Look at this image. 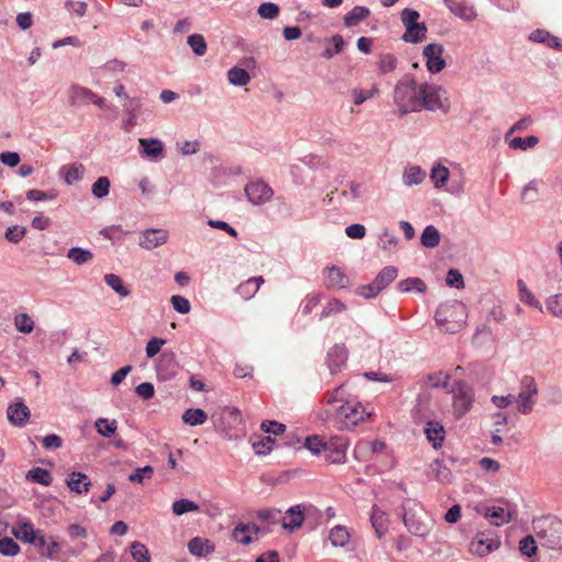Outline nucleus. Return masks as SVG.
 <instances>
[{
    "label": "nucleus",
    "mask_w": 562,
    "mask_h": 562,
    "mask_svg": "<svg viewBox=\"0 0 562 562\" xmlns=\"http://www.w3.org/2000/svg\"><path fill=\"white\" fill-rule=\"evenodd\" d=\"M153 475V467L146 465L144 468H137L133 473L128 475V480L133 483L143 484L145 481L150 480Z\"/></svg>",
    "instance_id": "nucleus-55"
},
{
    "label": "nucleus",
    "mask_w": 562,
    "mask_h": 562,
    "mask_svg": "<svg viewBox=\"0 0 562 562\" xmlns=\"http://www.w3.org/2000/svg\"><path fill=\"white\" fill-rule=\"evenodd\" d=\"M443 50V46L438 43H430L424 47L423 55L429 72L438 74L446 67V60L442 57Z\"/></svg>",
    "instance_id": "nucleus-12"
},
{
    "label": "nucleus",
    "mask_w": 562,
    "mask_h": 562,
    "mask_svg": "<svg viewBox=\"0 0 562 562\" xmlns=\"http://www.w3.org/2000/svg\"><path fill=\"white\" fill-rule=\"evenodd\" d=\"M7 414L12 424L22 426L30 417V409L24 403L15 402L8 407Z\"/></svg>",
    "instance_id": "nucleus-27"
},
{
    "label": "nucleus",
    "mask_w": 562,
    "mask_h": 562,
    "mask_svg": "<svg viewBox=\"0 0 562 562\" xmlns=\"http://www.w3.org/2000/svg\"><path fill=\"white\" fill-rule=\"evenodd\" d=\"M518 290H519V297L520 301L524 303L542 311V304L540 301L528 290L527 285L522 280L518 281Z\"/></svg>",
    "instance_id": "nucleus-46"
},
{
    "label": "nucleus",
    "mask_w": 562,
    "mask_h": 562,
    "mask_svg": "<svg viewBox=\"0 0 562 562\" xmlns=\"http://www.w3.org/2000/svg\"><path fill=\"white\" fill-rule=\"evenodd\" d=\"M66 484L71 492L82 494L89 492L91 481L85 473L74 471L66 479Z\"/></svg>",
    "instance_id": "nucleus-25"
},
{
    "label": "nucleus",
    "mask_w": 562,
    "mask_h": 562,
    "mask_svg": "<svg viewBox=\"0 0 562 562\" xmlns=\"http://www.w3.org/2000/svg\"><path fill=\"white\" fill-rule=\"evenodd\" d=\"M539 143V138L537 136H527L525 138L514 137L508 142V145L512 149H521L526 150L535 147Z\"/></svg>",
    "instance_id": "nucleus-48"
},
{
    "label": "nucleus",
    "mask_w": 562,
    "mask_h": 562,
    "mask_svg": "<svg viewBox=\"0 0 562 562\" xmlns=\"http://www.w3.org/2000/svg\"><path fill=\"white\" fill-rule=\"evenodd\" d=\"M330 42L333 44L331 48H326L323 52V56L327 59L331 58L334 55H337L342 52L345 46V41L341 35L336 34L330 37Z\"/></svg>",
    "instance_id": "nucleus-60"
},
{
    "label": "nucleus",
    "mask_w": 562,
    "mask_h": 562,
    "mask_svg": "<svg viewBox=\"0 0 562 562\" xmlns=\"http://www.w3.org/2000/svg\"><path fill=\"white\" fill-rule=\"evenodd\" d=\"M327 440L323 437L314 435L305 438L304 447L313 454L324 453Z\"/></svg>",
    "instance_id": "nucleus-47"
},
{
    "label": "nucleus",
    "mask_w": 562,
    "mask_h": 562,
    "mask_svg": "<svg viewBox=\"0 0 562 562\" xmlns=\"http://www.w3.org/2000/svg\"><path fill=\"white\" fill-rule=\"evenodd\" d=\"M370 10L363 5H356L351 11L345 14L344 24L346 27L357 26L361 21L370 15Z\"/></svg>",
    "instance_id": "nucleus-33"
},
{
    "label": "nucleus",
    "mask_w": 562,
    "mask_h": 562,
    "mask_svg": "<svg viewBox=\"0 0 562 562\" xmlns=\"http://www.w3.org/2000/svg\"><path fill=\"white\" fill-rule=\"evenodd\" d=\"M227 78L233 86H246L250 81V75L240 67H233L227 72Z\"/></svg>",
    "instance_id": "nucleus-43"
},
{
    "label": "nucleus",
    "mask_w": 562,
    "mask_h": 562,
    "mask_svg": "<svg viewBox=\"0 0 562 562\" xmlns=\"http://www.w3.org/2000/svg\"><path fill=\"white\" fill-rule=\"evenodd\" d=\"M501 541L497 537H491L484 532H480L470 543V551L473 554L485 557L497 550Z\"/></svg>",
    "instance_id": "nucleus-13"
},
{
    "label": "nucleus",
    "mask_w": 562,
    "mask_h": 562,
    "mask_svg": "<svg viewBox=\"0 0 562 562\" xmlns=\"http://www.w3.org/2000/svg\"><path fill=\"white\" fill-rule=\"evenodd\" d=\"M85 172L86 168L81 162L64 165L59 170L60 177H63L64 181L68 186L80 181L83 178Z\"/></svg>",
    "instance_id": "nucleus-24"
},
{
    "label": "nucleus",
    "mask_w": 562,
    "mask_h": 562,
    "mask_svg": "<svg viewBox=\"0 0 562 562\" xmlns=\"http://www.w3.org/2000/svg\"><path fill=\"white\" fill-rule=\"evenodd\" d=\"M94 427L103 437H111L117 428L116 420H109L106 418H98L94 423Z\"/></svg>",
    "instance_id": "nucleus-50"
},
{
    "label": "nucleus",
    "mask_w": 562,
    "mask_h": 562,
    "mask_svg": "<svg viewBox=\"0 0 562 562\" xmlns=\"http://www.w3.org/2000/svg\"><path fill=\"white\" fill-rule=\"evenodd\" d=\"M325 282L328 288L345 289L349 284V279L337 266L328 267L324 270Z\"/></svg>",
    "instance_id": "nucleus-23"
},
{
    "label": "nucleus",
    "mask_w": 562,
    "mask_h": 562,
    "mask_svg": "<svg viewBox=\"0 0 562 562\" xmlns=\"http://www.w3.org/2000/svg\"><path fill=\"white\" fill-rule=\"evenodd\" d=\"M327 418H333L340 428L350 429L371 416L359 402L347 401L338 407L325 408Z\"/></svg>",
    "instance_id": "nucleus-3"
},
{
    "label": "nucleus",
    "mask_w": 562,
    "mask_h": 562,
    "mask_svg": "<svg viewBox=\"0 0 562 562\" xmlns=\"http://www.w3.org/2000/svg\"><path fill=\"white\" fill-rule=\"evenodd\" d=\"M244 190L248 201L254 205H262L273 196L272 188L261 179L249 181Z\"/></svg>",
    "instance_id": "nucleus-10"
},
{
    "label": "nucleus",
    "mask_w": 562,
    "mask_h": 562,
    "mask_svg": "<svg viewBox=\"0 0 562 562\" xmlns=\"http://www.w3.org/2000/svg\"><path fill=\"white\" fill-rule=\"evenodd\" d=\"M207 414L201 408H188L182 414V420L190 426H199L206 422Z\"/></svg>",
    "instance_id": "nucleus-36"
},
{
    "label": "nucleus",
    "mask_w": 562,
    "mask_h": 562,
    "mask_svg": "<svg viewBox=\"0 0 562 562\" xmlns=\"http://www.w3.org/2000/svg\"><path fill=\"white\" fill-rule=\"evenodd\" d=\"M25 479L30 482L41 484L43 486H49L53 482L50 472L43 468H32L26 474Z\"/></svg>",
    "instance_id": "nucleus-35"
},
{
    "label": "nucleus",
    "mask_w": 562,
    "mask_h": 562,
    "mask_svg": "<svg viewBox=\"0 0 562 562\" xmlns=\"http://www.w3.org/2000/svg\"><path fill=\"white\" fill-rule=\"evenodd\" d=\"M427 29L424 23L406 27L403 40L407 43H419L426 37Z\"/></svg>",
    "instance_id": "nucleus-39"
},
{
    "label": "nucleus",
    "mask_w": 562,
    "mask_h": 562,
    "mask_svg": "<svg viewBox=\"0 0 562 562\" xmlns=\"http://www.w3.org/2000/svg\"><path fill=\"white\" fill-rule=\"evenodd\" d=\"M396 277L397 269L393 266H387L378 273L370 284L358 288L357 293L366 299L375 297L383 289L391 284Z\"/></svg>",
    "instance_id": "nucleus-8"
},
{
    "label": "nucleus",
    "mask_w": 562,
    "mask_h": 562,
    "mask_svg": "<svg viewBox=\"0 0 562 562\" xmlns=\"http://www.w3.org/2000/svg\"><path fill=\"white\" fill-rule=\"evenodd\" d=\"M425 179V172L418 166H409L404 170L403 183L407 187L419 184Z\"/></svg>",
    "instance_id": "nucleus-37"
},
{
    "label": "nucleus",
    "mask_w": 562,
    "mask_h": 562,
    "mask_svg": "<svg viewBox=\"0 0 562 562\" xmlns=\"http://www.w3.org/2000/svg\"><path fill=\"white\" fill-rule=\"evenodd\" d=\"M280 8L276 3L272 2H265L261 3L258 8V14L262 19L272 20L276 19L279 15Z\"/></svg>",
    "instance_id": "nucleus-63"
},
{
    "label": "nucleus",
    "mask_w": 562,
    "mask_h": 562,
    "mask_svg": "<svg viewBox=\"0 0 562 562\" xmlns=\"http://www.w3.org/2000/svg\"><path fill=\"white\" fill-rule=\"evenodd\" d=\"M547 310L557 317H562V294L550 296L547 302Z\"/></svg>",
    "instance_id": "nucleus-64"
},
{
    "label": "nucleus",
    "mask_w": 562,
    "mask_h": 562,
    "mask_svg": "<svg viewBox=\"0 0 562 562\" xmlns=\"http://www.w3.org/2000/svg\"><path fill=\"white\" fill-rule=\"evenodd\" d=\"M424 434L434 449H439L442 447L446 438V429L441 423L437 420L427 422L424 428Z\"/></svg>",
    "instance_id": "nucleus-20"
},
{
    "label": "nucleus",
    "mask_w": 562,
    "mask_h": 562,
    "mask_svg": "<svg viewBox=\"0 0 562 562\" xmlns=\"http://www.w3.org/2000/svg\"><path fill=\"white\" fill-rule=\"evenodd\" d=\"M195 510H199V505L187 498L175 501L172 504V512L177 516Z\"/></svg>",
    "instance_id": "nucleus-53"
},
{
    "label": "nucleus",
    "mask_w": 562,
    "mask_h": 562,
    "mask_svg": "<svg viewBox=\"0 0 562 562\" xmlns=\"http://www.w3.org/2000/svg\"><path fill=\"white\" fill-rule=\"evenodd\" d=\"M378 93L376 88H372L371 90H363L361 88H355L351 90V98L356 105H360L367 100L371 99Z\"/></svg>",
    "instance_id": "nucleus-58"
},
{
    "label": "nucleus",
    "mask_w": 562,
    "mask_h": 562,
    "mask_svg": "<svg viewBox=\"0 0 562 562\" xmlns=\"http://www.w3.org/2000/svg\"><path fill=\"white\" fill-rule=\"evenodd\" d=\"M449 169L440 164L436 165L431 169L430 178L437 189H441L447 184L449 179Z\"/></svg>",
    "instance_id": "nucleus-44"
},
{
    "label": "nucleus",
    "mask_w": 562,
    "mask_h": 562,
    "mask_svg": "<svg viewBox=\"0 0 562 562\" xmlns=\"http://www.w3.org/2000/svg\"><path fill=\"white\" fill-rule=\"evenodd\" d=\"M130 549L135 562H150V555L145 544L134 541Z\"/></svg>",
    "instance_id": "nucleus-54"
},
{
    "label": "nucleus",
    "mask_w": 562,
    "mask_h": 562,
    "mask_svg": "<svg viewBox=\"0 0 562 562\" xmlns=\"http://www.w3.org/2000/svg\"><path fill=\"white\" fill-rule=\"evenodd\" d=\"M14 325L20 333L30 334L34 329V321L26 313L15 315Z\"/></svg>",
    "instance_id": "nucleus-52"
},
{
    "label": "nucleus",
    "mask_w": 562,
    "mask_h": 562,
    "mask_svg": "<svg viewBox=\"0 0 562 562\" xmlns=\"http://www.w3.org/2000/svg\"><path fill=\"white\" fill-rule=\"evenodd\" d=\"M446 7L458 18L471 22L476 19L477 13L474 5L460 0H443Z\"/></svg>",
    "instance_id": "nucleus-18"
},
{
    "label": "nucleus",
    "mask_w": 562,
    "mask_h": 562,
    "mask_svg": "<svg viewBox=\"0 0 562 562\" xmlns=\"http://www.w3.org/2000/svg\"><path fill=\"white\" fill-rule=\"evenodd\" d=\"M263 282L265 280L261 276L249 278L236 288V293L244 300H250L256 295Z\"/></svg>",
    "instance_id": "nucleus-26"
},
{
    "label": "nucleus",
    "mask_w": 562,
    "mask_h": 562,
    "mask_svg": "<svg viewBox=\"0 0 562 562\" xmlns=\"http://www.w3.org/2000/svg\"><path fill=\"white\" fill-rule=\"evenodd\" d=\"M529 38L533 42L542 43L550 48H554L557 50L562 52V41L558 36L552 35L546 30H535L533 32L530 33Z\"/></svg>",
    "instance_id": "nucleus-28"
},
{
    "label": "nucleus",
    "mask_w": 562,
    "mask_h": 562,
    "mask_svg": "<svg viewBox=\"0 0 562 562\" xmlns=\"http://www.w3.org/2000/svg\"><path fill=\"white\" fill-rule=\"evenodd\" d=\"M419 104L418 112L426 110L429 112L449 111V102L446 91L438 85L423 82L419 85Z\"/></svg>",
    "instance_id": "nucleus-5"
},
{
    "label": "nucleus",
    "mask_w": 562,
    "mask_h": 562,
    "mask_svg": "<svg viewBox=\"0 0 562 562\" xmlns=\"http://www.w3.org/2000/svg\"><path fill=\"white\" fill-rule=\"evenodd\" d=\"M397 58L393 54H383L379 60V70L381 74L385 75L392 72L396 69Z\"/></svg>",
    "instance_id": "nucleus-57"
},
{
    "label": "nucleus",
    "mask_w": 562,
    "mask_h": 562,
    "mask_svg": "<svg viewBox=\"0 0 562 562\" xmlns=\"http://www.w3.org/2000/svg\"><path fill=\"white\" fill-rule=\"evenodd\" d=\"M532 529L544 548L562 551V520L554 516H542L532 520Z\"/></svg>",
    "instance_id": "nucleus-2"
},
{
    "label": "nucleus",
    "mask_w": 562,
    "mask_h": 562,
    "mask_svg": "<svg viewBox=\"0 0 562 562\" xmlns=\"http://www.w3.org/2000/svg\"><path fill=\"white\" fill-rule=\"evenodd\" d=\"M453 393V414L456 418L463 417L472 407L474 402L473 389L465 382L458 381L452 390Z\"/></svg>",
    "instance_id": "nucleus-9"
},
{
    "label": "nucleus",
    "mask_w": 562,
    "mask_h": 562,
    "mask_svg": "<svg viewBox=\"0 0 562 562\" xmlns=\"http://www.w3.org/2000/svg\"><path fill=\"white\" fill-rule=\"evenodd\" d=\"M403 521L407 530L417 537H426L431 527L432 521L423 508L417 510L404 509Z\"/></svg>",
    "instance_id": "nucleus-6"
},
{
    "label": "nucleus",
    "mask_w": 562,
    "mask_h": 562,
    "mask_svg": "<svg viewBox=\"0 0 562 562\" xmlns=\"http://www.w3.org/2000/svg\"><path fill=\"white\" fill-rule=\"evenodd\" d=\"M370 521L375 530L378 538H382L387 531L389 519L386 514L376 505L372 506Z\"/></svg>",
    "instance_id": "nucleus-29"
},
{
    "label": "nucleus",
    "mask_w": 562,
    "mask_h": 562,
    "mask_svg": "<svg viewBox=\"0 0 562 562\" xmlns=\"http://www.w3.org/2000/svg\"><path fill=\"white\" fill-rule=\"evenodd\" d=\"M397 288L401 292H409L415 290L418 293H424L426 291L425 282L419 278H407L398 282Z\"/></svg>",
    "instance_id": "nucleus-45"
},
{
    "label": "nucleus",
    "mask_w": 562,
    "mask_h": 562,
    "mask_svg": "<svg viewBox=\"0 0 562 562\" xmlns=\"http://www.w3.org/2000/svg\"><path fill=\"white\" fill-rule=\"evenodd\" d=\"M429 474L442 484H449L452 481V473L450 469L439 459H436L430 463Z\"/></svg>",
    "instance_id": "nucleus-31"
},
{
    "label": "nucleus",
    "mask_w": 562,
    "mask_h": 562,
    "mask_svg": "<svg viewBox=\"0 0 562 562\" xmlns=\"http://www.w3.org/2000/svg\"><path fill=\"white\" fill-rule=\"evenodd\" d=\"M38 529L31 521L20 522L13 531L14 536L23 542L30 543Z\"/></svg>",
    "instance_id": "nucleus-41"
},
{
    "label": "nucleus",
    "mask_w": 562,
    "mask_h": 562,
    "mask_svg": "<svg viewBox=\"0 0 562 562\" xmlns=\"http://www.w3.org/2000/svg\"><path fill=\"white\" fill-rule=\"evenodd\" d=\"M347 401L348 400H346L345 385L341 384L335 387L331 392H327L324 395L322 403L326 408H334L338 407Z\"/></svg>",
    "instance_id": "nucleus-34"
},
{
    "label": "nucleus",
    "mask_w": 562,
    "mask_h": 562,
    "mask_svg": "<svg viewBox=\"0 0 562 562\" xmlns=\"http://www.w3.org/2000/svg\"><path fill=\"white\" fill-rule=\"evenodd\" d=\"M260 528L254 522H239L237 524L232 532L233 539L240 544L247 546L252 541L254 536H257Z\"/></svg>",
    "instance_id": "nucleus-19"
},
{
    "label": "nucleus",
    "mask_w": 562,
    "mask_h": 562,
    "mask_svg": "<svg viewBox=\"0 0 562 562\" xmlns=\"http://www.w3.org/2000/svg\"><path fill=\"white\" fill-rule=\"evenodd\" d=\"M104 282L120 296H128L131 291L124 285L121 277L114 273H108L104 276Z\"/></svg>",
    "instance_id": "nucleus-40"
},
{
    "label": "nucleus",
    "mask_w": 562,
    "mask_h": 562,
    "mask_svg": "<svg viewBox=\"0 0 562 562\" xmlns=\"http://www.w3.org/2000/svg\"><path fill=\"white\" fill-rule=\"evenodd\" d=\"M189 552L196 557H206L214 552L215 547L209 539L192 538L188 543Z\"/></svg>",
    "instance_id": "nucleus-30"
},
{
    "label": "nucleus",
    "mask_w": 562,
    "mask_h": 562,
    "mask_svg": "<svg viewBox=\"0 0 562 562\" xmlns=\"http://www.w3.org/2000/svg\"><path fill=\"white\" fill-rule=\"evenodd\" d=\"M483 515L492 525L499 527L512 521L516 513L507 505L486 507Z\"/></svg>",
    "instance_id": "nucleus-16"
},
{
    "label": "nucleus",
    "mask_w": 562,
    "mask_h": 562,
    "mask_svg": "<svg viewBox=\"0 0 562 562\" xmlns=\"http://www.w3.org/2000/svg\"><path fill=\"white\" fill-rule=\"evenodd\" d=\"M179 364L173 353H162L157 363V376L159 380L169 381L178 373Z\"/></svg>",
    "instance_id": "nucleus-17"
},
{
    "label": "nucleus",
    "mask_w": 562,
    "mask_h": 562,
    "mask_svg": "<svg viewBox=\"0 0 562 562\" xmlns=\"http://www.w3.org/2000/svg\"><path fill=\"white\" fill-rule=\"evenodd\" d=\"M188 44L196 56H203L206 53V42L201 34L190 35Z\"/></svg>",
    "instance_id": "nucleus-56"
},
{
    "label": "nucleus",
    "mask_w": 562,
    "mask_h": 562,
    "mask_svg": "<svg viewBox=\"0 0 562 562\" xmlns=\"http://www.w3.org/2000/svg\"><path fill=\"white\" fill-rule=\"evenodd\" d=\"M537 394L538 389L535 379L529 375L522 376L520 391L514 400L517 403V411L524 415L530 414L533 409Z\"/></svg>",
    "instance_id": "nucleus-7"
},
{
    "label": "nucleus",
    "mask_w": 562,
    "mask_h": 562,
    "mask_svg": "<svg viewBox=\"0 0 562 562\" xmlns=\"http://www.w3.org/2000/svg\"><path fill=\"white\" fill-rule=\"evenodd\" d=\"M537 544L533 536L528 535L519 541V550L524 555L532 557L537 552Z\"/></svg>",
    "instance_id": "nucleus-62"
},
{
    "label": "nucleus",
    "mask_w": 562,
    "mask_h": 562,
    "mask_svg": "<svg viewBox=\"0 0 562 562\" xmlns=\"http://www.w3.org/2000/svg\"><path fill=\"white\" fill-rule=\"evenodd\" d=\"M19 544L9 537L0 539V553L7 557H14L19 553Z\"/></svg>",
    "instance_id": "nucleus-59"
},
{
    "label": "nucleus",
    "mask_w": 562,
    "mask_h": 562,
    "mask_svg": "<svg viewBox=\"0 0 562 562\" xmlns=\"http://www.w3.org/2000/svg\"><path fill=\"white\" fill-rule=\"evenodd\" d=\"M465 316V305L454 301L440 305L436 311L435 319L443 331L454 334L464 326Z\"/></svg>",
    "instance_id": "nucleus-4"
},
{
    "label": "nucleus",
    "mask_w": 562,
    "mask_h": 562,
    "mask_svg": "<svg viewBox=\"0 0 562 562\" xmlns=\"http://www.w3.org/2000/svg\"><path fill=\"white\" fill-rule=\"evenodd\" d=\"M140 155L151 160L164 156V144L157 138H139Z\"/></svg>",
    "instance_id": "nucleus-22"
},
{
    "label": "nucleus",
    "mask_w": 562,
    "mask_h": 562,
    "mask_svg": "<svg viewBox=\"0 0 562 562\" xmlns=\"http://www.w3.org/2000/svg\"><path fill=\"white\" fill-rule=\"evenodd\" d=\"M420 243L426 248H435L440 243V233L432 226L428 225L422 233Z\"/></svg>",
    "instance_id": "nucleus-38"
},
{
    "label": "nucleus",
    "mask_w": 562,
    "mask_h": 562,
    "mask_svg": "<svg viewBox=\"0 0 562 562\" xmlns=\"http://www.w3.org/2000/svg\"><path fill=\"white\" fill-rule=\"evenodd\" d=\"M111 187L110 179L108 177H100L92 184L91 192L94 198L103 199L109 194Z\"/></svg>",
    "instance_id": "nucleus-49"
},
{
    "label": "nucleus",
    "mask_w": 562,
    "mask_h": 562,
    "mask_svg": "<svg viewBox=\"0 0 562 562\" xmlns=\"http://www.w3.org/2000/svg\"><path fill=\"white\" fill-rule=\"evenodd\" d=\"M282 527L289 531L300 528L304 521V508L302 505L290 507L281 517Z\"/></svg>",
    "instance_id": "nucleus-21"
},
{
    "label": "nucleus",
    "mask_w": 562,
    "mask_h": 562,
    "mask_svg": "<svg viewBox=\"0 0 562 562\" xmlns=\"http://www.w3.org/2000/svg\"><path fill=\"white\" fill-rule=\"evenodd\" d=\"M169 234L166 229L149 228L140 233L139 246L146 250H153L167 243Z\"/></svg>",
    "instance_id": "nucleus-15"
},
{
    "label": "nucleus",
    "mask_w": 562,
    "mask_h": 562,
    "mask_svg": "<svg viewBox=\"0 0 562 562\" xmlns=\"http://www.w3.org/2000/svg\"><path fill=\"white\" fill-rule=\"evenodd\" d=\"M92 94H93V92L88 88L74 86L70 89L69 99L72 104H76L79 102H85V101L90 102Z\"/></svg>",
    "instance_id": "nucleus-51"
},
{
    "label": "nucleus",
    "mask_w": 562,
    "mask_h": 562,
    "mask_svg": "<svg viewBox=\"0 0 562 562\" xmlns=\"http://www.w3.org/2000/svg\"><path fill=\"white\" fill-rule=\"evenodd\" d=\"M419 85L413 75L403 76L394 87L393 101L400 116L418 112Z\"/></svg>",
    "instance_id": "nucleus-1"
},
{
    "label": "nucleus",
    "mask_w": 562,
    "mask_h": 562,
    "mask_svg": "<svg viewBox=\"0 0 562 562\" xmlns=\"http://www.w3.org/2000/svg\"><path fill=\"white\" fill-rule=\"evenodd\" d=\"M67 258L70 259L76 265L81 266L91 261L93 258V254L88 249L72 247L68 250Z\"/></svg>",
    "instance_id": "nucleus-42"
},
{
    "label": "nucleus",
    "mask_w": 562,
    "mask_h": 562,
    "mask_svg": "<svg viewBox=\"0 0 562 562\" xmlns=\"http://www.w3.org/2000/svg\"><path fill=\"white\" fill-rule=\"evenodd\" d=\"M348 441L344 437H331L327 440L324 457L325 460L333 464H340L346 461V450Z\"/></svg>",
    "instance_id": "nucleus-11"
},
{
    "label": "nucleus",
    "mask_w": 562,
    "mask_h": 562,
    "mask_svg": "<svg viewBox=\"0 0 562 562\" xmlns=\"http://www.w3.org/2000/svg\"><path fill=\"white\" fill-rule=\"evenodd\" d=\"M350 531L344 525H336L328 532V539L334 547H346L350 541Z\"/></svg>",
    "instance_id": "nucleus-32"
},
{
    "label": "nucleus",
    "mask_w": 562,
    "mask_h": 562,
    "mask_svg": "<svg viewBox=\"0 0 562 562\" xmlns=\"http://www.w3.org/2000/svg\"><path fill=\"white\" fill-rule=\"evenodd\" d=\"M345 310L346 305L341 301L337 299H331L323 308L321 313V319L329 317L330 315L338 314Z\"/></svg>",
    "instance_id": "nucleus-61"
},
{
    "label": "nucleus",
    "mask_w": 562,
    "mask_h": 562,
    "mask_svg": "<svg viewBox=\"0 0 562 562\" xmlns=\"http://www.w3.org/2000/svg\"><path fill=\"white\" fill-rule=\"evenodd\" d=\"M348 350L345 345L336 344L327 352L326 364L329 369L330 374H337L340 372L347 363Z\"/></svg>",
    "instance_id": "nucleus-14"
}]
</instances>
